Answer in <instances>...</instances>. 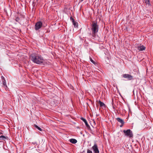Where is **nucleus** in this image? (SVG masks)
<instances>
[{"label":"nucleus","instance_id":"nucleus-5","mask_svg":"<svg viewBox=\"0 0 153 153\" xmlns=\"http://www.w3.org/2000/svg\"><path fill=\"white\" fill-rule=\"evenodd\" d=\"M122 76L123 77L129 80H131L133 79V76L128 74H123Z\"/></svg>","mask_w":153,"mask_h":153},{"label":"nucleus","instance_id":"nucleus-22","mask_svg":"<svg viewBox=\"0 0 153 153\" xmlns=\"http://www.w3.org/2000/svg\"><path fill=\"white\" fill-rule=\"evenodd\" d=\"M84 0H79V2H81L83 1Z\"/></svg>","mask_w":153,"mask_h":153},{"label":"nucleus","instance_id":"nucleus-4","mask_svg":"<svg viewBox=\"0 0 153 153\" xmlns=\"http://www.w3.org/2000/svg\"><path fill=\"white\" fill-rule=\"evenodd\" d=\"M42 26V23L41 22H37L35 24L34 28L35 30H37L41 28Z\"/></svg>","mask_w":153,"mask_h":153},{"label":"nucleus","instance_id":"nucleus-6","mask_svg":"<svg viewBox=\"0 0 153 153\" xmlns=\"http://www.w3.org/2000/svg\"><path fill=\"white\" fill-rule=\"evenodd\" d=\"M92 149L94 153H99V151L98 149L97 145L96 144H95L92 147Z\"/></svg>","mask_w":153,"mask_h":153},{"label":"nucleus","instance_id":"nucleus-20","mask_svg":"<svg viewBox=\"0 0 153 153\" xmlns=\"http://www.w3.org/2000/svg\"><path fill=\"white\" fill-rule=\"evenodd\" d=\"M1 79H2V81H3L4 80V79H5L4 77L2 76H1Z\"/></svg>","mask_w":153,"mask_h":153},{"label":"nucleus","instance_id":"nucleus-1","mask_svg":"<svg viewBox=\"0 0 153 153\" xmlns=\"http://www.w3.org/2000/svg\"><path fill=\"white\" fill-rule=\"evenodd\" d=\"M31 60L33 62L38 64H41L44 62V59L40 55L33 53L30 55Z\"/></svg>","mask_w":153,"mask_h":153},{"label":"nucleus","instance_id":"nucleus-19","mask_svg":"<svg viewBox=\"0 0 153 153\" xmlns=\"http://www.w3.org/2000/svg\"><path fill=\"white\" fill-rule=\"evenodd\" d=\"M70 20L72 22H74V20L73 19V18L72 17H71L70 18Z\"/></svg>","mask_w":153,"mask_h":153},{"label":"nucleus","instance_id":"nucleus-10","mask_svg":"<svg viewBox=\"0 0 153 153\" xmlns=\"http://www.w3.org/2000/svg\"><path fill=\"white\" fill-rule=\"evenodd\" d=\"M69 140L70 142L73 144H75L77 142V140L74 139H70Z\"/></svg>","mask_w":153,"mask_h":153},{"label":"nucleus","instance_id":"nucleus-16","mask_svg":"<svg viewBox=\"0 0 153 153\" xmlns=\"http://www.w3.org/2000/svg\"><path fill=\"white\" fill-rule=\"evenodd\" d=\"M0 139L2 140H4L6 139V137L4 135H1L0 136Z\"/></svg>","mask_w":153,"mask_h":153},{"label":"nucleus","instance_id":"nucleus-23","mask_svg":"<svg viewBox=\"0 0 153 153\" xmlns=\"http://www.w3.org/2000/svg\"><path fill=\"white\" fill-rule=\"evenodd\" d=\"M3 134L0 131V134Z\"/></svg>","mask_w":153,"mask_h":153},{"label":"nucleus","instance_id":"nucleus-21","mask_svg":"<svg viewBox=\"0 0 153 153\" xmlns=\"http://www.w3.org/2000/svg\"><path fill=\"white\" fill-rule=\"evenodd\" d=\"M123 124H121V125L120 126V127H122L123 126Z\"/></svg>","mask_w":153,"mask_h":153},{"label":"nucleus","instance_id":"nucleus-8","mask_svg":"<svg viewBox=\"0 0 153 153\" xmlns=\"http://www.w3.org/2000/svg\"><path fill=\"white\" fill-rule=\"evenodd\" d=\"M3 84L4 85V88H5L6 90H8L7 87L6 85V82L5 79L2 81Z\"/></svg>","mask_w":153,"mask_h":153},{"label":"nucleus","instance_id":"nucleus-18","mask_svg":"<svg viewBox=\"0 0 153 153\" xmlns=\"http://www.w3.org/2000/svg\"><path fill=\"white\" fill-rule=\"evenodd\" d=\"M87 153H92L91 151L88 149L87 151Z\"/></svg>","mask_w":153,"mask_h":153},{"label":"nucleus","instance_id":"nucleus-14","mask_svg":"<svg viewBox=\"0 0 153 153\" xmlns=\"http://www.w3.org/2000/svg\"><path fill=\"white\" fill-rule=\"evenodd\" d=\"M99 103L100 104V106L101 107L105 106V105L103 102H101L100 101H99Z\"/></svg>","mask_w":153,"mask_h":153},{"label":"nucleus","instance_id":"nucleus-15","mask_svg":"<svg viewBox=\"0 0 153 153\" xmlns=\"http://www.w3.org/2000/svg\"><path fill=\"white\" fill-rule=\"evenodd\" d=\"M34 126L36 128H37V129H38V130H39V131H42V129L40 128V127H38V126H37L36 125H34Z\"/></svg>","mask_w":153,"mask_h":153},{"label":"nucleus","instance_id":"nucleus-7","mask_svg":"<svg viewBox=\"0 0 153 153\" xmlns=\"http://www.w3.org/2000/svg\"><path fill=\"white\" fill-rule=\"evenodd\" d=\"M81 119L85 123L86 126L88 128H89L90 127V126L88 124V123H87V121H86V120L85 119V118H84L83 117H81Z\"/></svg>","mask_w":153,"mask_h":153},{"label":"nucleus","instance_id":"nucleus-17","mask_svg":"<svg viewBox=\"0 0 153 153\" xmlns=\"http://www.w3.org/2000/svg\"><path fill=\"white\" fill-rule=\"evenodd\" d=\"M90 61L94 64H95V62L90 57Z\"/></svg>","mask_w":153,"mask_h":153},{"label":"nucleus","instance_id":"nucleus-12","mask_svg":"<svg viewBox=\"0 0 153 153\" xmlns=\"http://www.w3.org/2000/svg\"><path fill=\"white\" fill-rule=\"evenodd\" d=\"M144 2L146 4H148V5H151V4L149 1V0H144Z\"/></svg>","mask_w":153,"mask_h":153},{"label":"nucleus","instance_id":"nucleus-2","mask_svg":"<svg viewBox=\"0 0 153 153\" xmlns=\"http://www.w3.org/2000/svg\"><path fill=\"white\" fill-rule=\"evenodd\" d=\"M91 29L92 31V36L94 39L96 36L97 33L99 30V25L95 21H93L91 25Z\"/></svg>","mask_w":153,"mask_h":153},{"label":"nucleus","instance_id":"nucleus-3","mask_svg":"<svg viewBox=\"0 0 153 153\" xmlns=\"http://www.w3.org/2000/svg\"><path fill=\"white\" fill-rule=\"evenodd\" d=\"M123 132L125 135L126 137L130 138L133 137V133L130 129L124 130H123Z\"/></svg>","mask_w":153,"mask_h":153},{"label":"nucleus","instance_id":"nucleus-11","mask_svg":"<svg viewBox=\"0 0 153 153\" xmlns=\"http://www.w3.org/2000/svg\"><path fill=\"white\" fill-rule=\"evenodd\" d=\"M145 47L143 45H142V46L138 47V50H139V51H142L145 50Z\"/></svg>","mask_w":153,"mask_h":153},{"label":"nucleus","instance_id":"nucleus-24","mask_svg":"<svg viewBox=\"0 0 153 153\" xmlns=\"http://www.w3.org/2000/svg\"><path fill=\"white\" fill-rule=\"evenodd\" d=\"M113 108H115V107L114 106H113Z\"/></svg>","mask_w":153,"mask_h":153},{"label":"nucleus","instance_id":"nucleus-13","mask_svg":"<svg viewBox=\"0 0 153 153\" xmlns=\"http://www.w3.org/2000/svg\"><path fill=\"white\" fill-rule=\"evenodd\" d=\"M73 25L75 27H77L78 26V23L75 22L74 20V22H72Z\"/></svg>","mask_w":153,"mask_h":153},{"label":"nucleus","instance_id":"nucleus-9","mask_svg":"<svg viewBox=\"0 0 153 153\" xmlns=\"http://www.w3.org/2000/svg\"><path fill=\"white\" fill-rule=\"evenodd\" d=\"M116 120L118 122L120 123L121 124H124V123L123 120L120 118H116Z\"/></svg>","mask_w":153,"mask_h":153}]
</instances>
